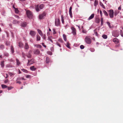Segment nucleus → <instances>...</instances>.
<instances>
[{
  "mask_svg": "<svg viewBox=\"0 0 123 123\" xmlns=\"http://www.w3.org/2000/svg\"><path fill=\"white\" fill-rule=\"evenodd\" d=\"M85 41L86 43L88 44H90L91 42V40L89 36H86L85 39Z\"/></svg>",
  "mask_w": 123,
  "mask_h": 123,
  "instance_id": "f257e3e1",
  "label": "nucleus"
},
{
  "mask_svg": "<svg viewBox=\"0 0 123 123\" xmlns=\"http://www.w3.org/2000/svg\"><path fill=\"white\" fill-rule=\"evenodd\" d=\"M26 14L27 17L30 18H32L33 17L32 13L29 10H27L26 11Z\"/></svg>",
  "mask_w": 123,
  "mask_h": 123,
  "instance_id": "f03ea898",
  "label": "nucleus"
},
{
  "mask_svg": "<svg viewBox=\"0 0 123 123\" xmlns=\"http://www.w3.org/2000/svg\"><path fill=\"white\" fill-rule=\"evenodd\" d=\"M108 12L110 18H113L114 17V13L113 10L112 9L108 11Z\"/></svg>",
  "mask_w": 123,
  "mask_h": 123,
  "instance_id": "7ed1b4c3",
  "label": "nucleus"
},
{
  "mask_svg": "<svg viewBox=\"0 0 123 123\" xmlns=\"http://www.w3.org/2000/svg\"><path fill=\"white\" fill-rule=\"evenodd\" d=\"M34 62V59H32L31 60H28V62L27 63V66H28Z\"/></svg>",
  "mask_w": 123,
  "mask_h": 123,
  "instance_id": "20e7f679",
  "label": "nucleus"
},
{
  "mask_svg": "<svg viewBox=\"0 0 123 123\" xmlns=\"http://www.w3.org/2000/svg\"><path fill=\"white\" fill-rule=\"evenodd\" d=\"M29 34L32 37H34L36 34V32L35 31H31L29 33Z\"/></svg>",
  "mask_w": 123,
  "mask_h": 123,
  "instance_id": "39448f33",
  "label": "nucleus"
},
{
  "mask_svg": "<svg viewBox=\"0 0 123 123\" xmlns=\"http://www.w3.org/2000/svg\"><path fill=\"white\" fill-rule=\"evenodd\" d=\"M119 35V32L117 31H115L112 33V36L115 37H117Z\"/></svg>",
  "mask_w": 123,
  "mask_h": 123,
  "instance_id": "423d86ee",
  "label": "nucleus"
},
{
  "mask_svg": "<svg viewBox=\"0 0 123 123\" xmlns=\"http://www.w3.org/2000/svg\"><path fill=\"white\" fill-rule=\"evenodd\" d=\"M71 29L72 31V33L74 36L76 35V29L73 27H71Z\"/></svg>",
  "mask_w": 123,
  "mask_h": 123,
  "instance_id": "0eeeda50",
  "label": "nucleus"
},
{
  "mask_svg": "<svg viewBox=\"0 0 123 123\" xmlns=\"http://www.w3.org/2000/svg\"><path fill=\"white\" fill-rule=\"evenodd\" d=\"M55 25L56 26H58L60 24V20L59 19H56L55 21Z\"/></svg>",
  "mask_w": 123,
  "mask_h": 123,
  "instance_id": "6e6552de",
  "label": "nucleus"
},
{
  "mask_svg": "<svg viewBox=\"0 0 123 123\" xmlns=\"http://www.w3.org/2000/svg\"><path fill=\"white\" fill-rule=\"evenodd\" d=\"M46 15V13H45V12H44L42 14L39 15V18L40 19H43V17L45 16Z\"/></svg>",
  "mask_w": 123,
  "mask_h": 123,
  "instance_id": "1a4fd4ad",
  "label": "nucleus"
},
{
  "mask_svg": "<svg viewBox=\"0 0 123 123\" xmlns=\"http://www.w3.org/2000/svg\"><path fill=\"white\" fill-rule=\"evenodd\" d=\"M72 7L71 6L70 7L69 10V13L70 17L72 18Z\"/></svg>",
  "mask_w": 123,
  "mask_h": 123,
  "instance_id": "9d476101",
  "label": "nucleus"
},
{
  "mask_svg": "<svg viewBox=\"0 0 123 123\" xmlns=\"http://www.w3.org/2000/svg\"><path fill=\"white\" fill-rule=\"evenodd\" d=\"M33 53L35 54L38 55L40 54V51L38 49H36L34 51Z\"/></svg>",
  "mask_w": 123,
  "mask_h": 123,
  "instance_id": "9b49d317",
  "label": "nucleus"
},
{
  "mask_svg": "<svg viewBox=\"0 0 123 123\" xmlns=\"http://www.w3.org/2000/svg\"><path fill=\"white\" fill-rule=\"evenodd\" d=\"M27 25V23L26 22H23L21 24V26L23 27H25Z\"/></svg>",
  "mask_w": 123,
  "mask_h": 123,
  "instance_id": "f8f14e48",
  "label": "nucleus"
},
{
  "mask_svg": "<svg viewBox=\"0 0 123 123\" xmlns=\"http://www.w3.org/2000/svg\"><path fill=\"white\" fill-rule=\"evenodd\" d=\"M113 41L116 44L117 43H119L118 40L116 38H115L113 39Z\"/></svg>",
  "mask_w": 123,
  "mask_h": 123,
  "instance_id": "ddd939ff",
  "label": "nucleus"
},
{
  "mask_svg": "<svg viewBox=\"0 0 123 123\" xmlns=\"http://www.w3.org/2000/svg\"><path fill=\"white\" fill-rule=\"evenodd\" d=\"M94 13L92 14L89 17L88 19V20H89L92 19L94 17Z\"/></svg>",
  "mask_w": 123,
  "mask_h": 123,
  "instance_id": "4468645a",
  "label": "nucleus"
},
{
  "mask_svg": "<svg viewBox=\"0 0 123 123\" xmlns=\"http://www.w3.org/2000/svg\"><path fill=\"white\" fill-rule=\"evenodd\" d=\"M30 69L32 71H34L36 69V68H35L34 66H32L30 68Z\"/></svg>",
  "mask_w": 123,
  "mask_h": 123,
  "instance_id": "2eb2a0df",
  "label": "nucleus"
},
{
  "mask_svg": "<svg viewBox=\"0 0 123 123\" xmlns=\"http://www.w3.org/2000/svg\"><path fill=\"white\" fill-rule=\"evenodd\" d=\"M18 46L20 48L23 47V44L21 42H19L18 43Z\"/></svg>",
  "mask_w": 123,
  "mask_h": 123,
  "instance_id": "dca6fc26",
  "label": "nucleus"
},
{
  "mask_svg": "<svg viewBox=\"0 0 123 123\" xmlns=\"http://www.w3.org/2000/svg\"><path fill=\"white\" fill-rule=\"evenodd\" d=\"M4 61H1L0 62V65L1 66V67L3 68L4 66Z\"/></svg>",
  "mask_w": 123,
  "mask_h": 123,
  "instance_id": "f3484780",
  "label": "nucleus"
},
{
  "mask_svg": "<svg viewBox=\"0 0 123 123\" xmlns=\"http://www.w3.org/2000/svg\"><path fill=\"white\" fill-rule=\"evenodd\" d=\"M50 61L49 58L48 57H47L46 58V62L47 63H49Z\"/></svg>",
  "mask_w": 123,
  "mask_h": 123,
  "instance_id": "a211bd4d",
  "label": "nucleus"
},
{
  "mask_svg": "<svg viewBox=\"0 0 123 123\" xmlns=\"http://www.w3.org/2000/svg\"><path fill=\"white\" fill-rule=\"evenodd\" d=\"M29 48V46L27 43H25V48L26 49H28Z\"/></svg>",
  "mask_w": 123,
  "mask_h": 123,
  "instance_id": "6ab92c4d",
  "label": "nucleus"
},
{
  "mask_svg": "<svg viewBox=\"0 0 123 123\" xmlns=\"http://www.w3.org/2000/svg\"><path fill=\"white\" fill-rule=\"evenodd\" d=\"M35 9L36 11L37 12H38L40 11V10L39 9L38 5H36L35 6Z\"/></svg>",
  "mask_w": 123,
  "mask_h": 123,
  "instance_id": "aec40b11",
  "label": "nucleus"
},
{
  "mask_svg": "<svg viewBox=\"0 0 123 123\" xmlns=\"http://www.w3.org/2000/svg\"><path fill=\"white\" fill-rule=\"evenodd\" d=\"M103 12L104 15L106 16H108V14L107 12L105 10H104L103 11Z\"/></svg>",
  "mask_w": 123,
  "mask_h": 123,
  "instance_id": "412c9836",
  "label": "nucleus"
},
{
  "mask_svg": "<svg viewBox=\"0 0 123 123\" xmlns=\"http://www.w3.org/2000/svg\"><path fill=\"white\" fill-rule=\"evenodd\" d=\"M61 20L62 21V22L63 24H64V18L63 17V15H62L61 16Z\"/></svg>",
  "mask_w": 123,
  "mask_h": 123,
  "instance_id": "4be33fe9",
  "label": "nucleus"
},
{
  "mask_svg": "<svg viewBox=\"0 0 123 123\" xmlns=\"http://www.w3.org/2000/svg\"><path fill=\"white\" fill-rule=\"evenodd\" d=\"M44 6V5L43 4H42L40 5L39 7L40 9H42L43 8Z\"/></svg>",
  "mask_w": 123,
  "mask_h": 123,
  "instance_id": "5701e85b",
  "label": "nucleus"
},
{
  "mask_svg": "<svg viewBox=\"0 0 123 123\" xmlns=\"http://www.w3.org/2000/svg\"><path fill=\"white\" fill-rule=\"evenodd\" d=\"M98 4V0H95L94 2V6H96Z\"/></svg>",
  "mask_w": 123,
  "mask_h": 123,
  "instance_id": "b1692460",
  "label": "nucleus"
},
{
  "mask_svg": "<svg viewBox=\"0 0 123 123\" xmlns=\"http://www.w3.org/2000/svg\"><path fill=\"white\" fill-rule=\"evenodd\" d=\"M11 51L12 53H13L14 52V49L12 46L11 47Z\"/></svg>",
  "mask_w": 123,
  "mask_h": 123,
  "instance_id": "393cba45",
  "label": "nucleus"
},
{
  "mask_svg": "<svg viewBox=\"0 0 123 123\" xmlns=\"http://www.w3.org/2000/svg\"><path fill=\"white\" fill-rule=\"evenodd\" d=\"M70 44L68 42H67V43L66 46L68 49H70L71 48L70 46Z\"/></svg>",
  "mask_w": 123,
  "mask_h": 123,
  "instance_id": "a878e982",
  "label": "nucleus"
},
{
  "mask_svg": "<svg viewBox=\"0 0 123 123\" xmlns=\"http://www.w3.org/2000/svg\"><path fill=\"white\" fill-rule=\"evenodd\" d=\"M16 63L17 65L18 66H19V64H20V62L17 59H16Z\"/></svg>",
  "mask_w": 123,
  "mask_h": 123,
  "instance_id": "bb28decb",
  "label": "nucleus"
},
{
  "mask_svg": "<svg viewBox=\"0 0 123 123\" xmlns=\"http://www.w3.org/2000/svg\"><path fill=\"white\" fill-rule=\"evenodd\" d=\"M19 22V21H18L16 20H14L13 22V23L15 24H18Z\"/></svg>",
  "mask_w": 123,
  "mask_h": 123,
  "instance_id": "cd10ccee",
  "label": "nucleus"
},
{
  "mask_svg": "<svg viewBox=\"0 0 123 123\" xmlns=\"http://www.w3.org/2000/svg\"><path fill=\"white\" fill-rule=\"evenodd\" d=\"M4 56L8 57L9 55V54L7 52H5L4 53Z\"/></svg>",
  "mask_w": 123,
  "mask_h": 123,
  "instance_id": "c85d7f7f",
  "label": "nucleus"
},
{
  "mask_svg": "<svg viewBox=\"0 0 123 123\" xmlns=\"http://www.w3.org/2000/svg\"><path fill=\"white\" fill-rule=\"evenodd\" d=\"M37 41H39L40 40L41 37L39 35H37Z\"/></svg>",
  "mask_w": 123,
  "mask_h": 123,
  "instance_id": "c756f323",
  "label": "nucleus"
},
{
  "mask_svg": "<svg viewBox=\"0 0 123 123\" xmlns=\"http://www.w3.org/2000/svg\"><path fill=\"white\" fill-rule=\"evenodd\" d=\"M1 87L2 88L4 89L5 88H6L7 86L6 85L4 84H2L1 85Z\"/></svg>",
  "mask_w": 123,
  "mask_h": 123,
  "instance_id": "7c9ffc66",
  "label": "nucleus"
},
{
  "mask_svg": "<svg viewBox=\"0 0 123 123\" xmlns=\"http://www.w3.org/2000/svg\"><path fill=\"white\" fill-rule=\"evenodd\" d=\"M63 39L65 41H66L67 40L66 37V36L64 34H63Z\"/></svg>",
  "mask_w": 123,
  "mask_h": 123,
  "instance_id": "2f4dec72",
  "label": "nucleus"
},
{
  "mask_svg": "<svg viewBox=\"0 0 123 123\" xmlns=\"http://www.w3.org/2000/svg\"><path fill=\"white\" fill-rule=\"evenodd\" d=\"M119 12L117 10H116L115 11L114 14V15L115 16H116L118 13Z\"/></svg>",
  "mask_w": 123,
  "mask_h": 123,
  "instance_id": "473e14b6",
  "label": "nucleus"
},
{
  "mask_svg": "<svg viewBox=\"0 0 123 123\" xmlns=\"http://www.w3.org/2000/svg\"><path fill=\"white\" fill-rule=\"evenodd\" d=\"M8 73L9 74V75L10 76H12L13 75H14L15 74L13 73H11V72H8Z\"/></svg>",
  "mask_w": 123,
  "mask_h": 123,
  "instance_id": "72a5a7b5",
  "label": "nucleus"
},
{
  "mask_svg": "<svg viewBox=\"0 0 123 123\" xmlns=\"http://www.w3.org/2000/svg\"><path fill=\"white\" fill-rule=\"evenodd\" d=\"M102 37L103 38L105 39H106L107 37V35L105 34L103 35L102 36Z\"/></svg>",
  "mask_w": 123,
  "mask_h": 123,
  "instance_id": "f704fd0d",
  "label": "nucleus"
},
{
  "mask_svg": "<svg viewBox=\"0 0 123 123\" xmlns=\"http://www.w3.org/2000/svg\"><path fill=\"white\" fill-rule=\"evenodd\" d=\"M107 24L108 25L109 28H111V23L109 22H107Z\"/></svg>",
  "mask_w": 123,
  "mask_h": 123,
  "instance_id": "c9c22d12",
  "label": "nucleus"
},
{
  "mask_svg": "<svg viewBox=\"0 0 123 123\" xmlns=\"http://www.w3.org/2000/svg\"><path fill=\"white\" fill-rule=\"evenodd\" d=\"M21 70L24 72H25L26 73H28V71L26 69H21Z\"/></svg>",
  "mask_w": 123,
  "mask_h": 123,
  "instance_id": "e433bc0d",
  "label": "nucleus"
},
{
  "mask_svg": "<svg viewBox=\"0 0 123 123\" xmlns=\"http://www.w3.org/2000/svg\"><path fill=\"white\" fill-rule=\"evenodd\" d=\"M37 31L40 35L43 33L42 31L39 29H38L37 30Z\"/></svg>",
  "mask_w": 123,
  "mask_h": 123,
  "instance_id": "4c0bfd02",
  "label": "nucleus"
},
{
  "mask_svg": "<svg viewBox=\"0 0 123 123\" xmlns=\"http://www.w3.org/2000/svg\"><path fill=\"white\" fill-rule=\"evenodd\" d=\"M103 24V19L102 18H101V25H102Z\"/></svg>",
  "mask_w": 123,
  "mask_h": 123,
  "instance_id": "58836bf2",
  "label": "nucleus"
},
{
  "mask_svg": "<svg viewBox=\"0 0 123 123\" xmlns=\"http://www.w3.org/2000/svg\"><path fill=\"white\" fill-rule=\"evenodd\" d=\"M4 48V45L1 44L0 45V49H3Z\"/></svg>",
  "mask_w": 123,
  "mask_h": 123,
  "instance_id": "ea45409f",
  "label": "nucleus"
},
{
  "mask_svg": "<svg viewBox=\"0 0 123 123\" xmlns=\"http://www.w3.org/2000/svg\"><path fill=\"white\" fill-rule=\"evenodd\" d=\"M14 9L15 10V12L16 13H18L19 12V11L18 10V9L16 8H14Z\"/></svg>",
  "mask_w": 123,
  "mask_h": 123,
  "instance_id": "a19ab883",
  "label": "nucleus"
},
{
  "mask_svg": "<svg viewBox=\"0 0 123 123\" xmlns=\"http://www.w3.org/2000/svg\"><path fill=\"white\" fill-rule=\"evenodd\" d=\"M100 6L102 7V8L104 9H105V7L103 5V3L101 2L100 3Z\"/></svg>",
  "mask_w": 123,
  "mask_h": 123,
  "instance_id": "79ce46f5",
  "label": "nucleus"
},
{
  "mask_svg": "<svg viewBox=\"0 0 123 123\" xmlns=\"http://www.w3.org/2000/svg\"><path fill=\"white\" fill-rule=\"evenodd\" d=\"M82 32L84 33H87V31L83 29L82 30Z\"/></svg>",
  "mask_w": 123,
  "mask_h": 123,
  "instance_id": "37998d69",
  "label": "nucleus"
},
{
  "mask_svg": "<svg viewBox=\"0 0 123 123\" xmlns=\"http://www.w3.org/2000/svg\"><path fill=\"white\" fill-rule=\"evenodd\" d=\"M56 45L58 46L60 48H61V46L60 44L58 42H56Z\"/></svg>",
  "mask_w": 123,
  "mask_h": 123,
  "instance_id": "c03bdc74",
  "label": "nucleus"
},
{
  "mask_svg": "<svg viewBox=\"0 0 123 123\" xmlns=\"http://www.w3.org/2000/svg\"><path fill=\"white\" fill-rule=\"evenodd\" d=\"M47 53L49 55H51L52 54V53L50 51H48L47 52Z\"/></svg>",
  "mask_w": 123,
  "mask_h": 123,
  "instance_id": "a18cd8bd",
  "label": "nucleus"
},
{
  "mask_svg": "<svg viewBox=\"0 0 123 123\" xmlns=\"http://www.w3.org/2000/svg\"><path fill=\"white\" fill-rule=\"evenodd\" d=\"M27 56L28 58H30L31 57V55L29 53V54L27 55Z\"/></svg>",
  "mask_w": 123,
  "mask_h": 123,
  "instance_id": "49530a36",
  "label": "nucleus"
},
{
  "mask_svg": "<svg viewBox=\"0 0 123 123\" xmlns=\"http://www.w3.org/2000/svg\"><path fill=\"white\" fill-rule=\"evenodd\" d=\"M36 45L37 46V48H38L40 49L42 48V46L41 45Z\"/></svg>",
  "mask_w": 123,
  "mask_h": 123,
  "instance_id": "de8ad7c7",
  "label": "nucleus"
},
{
  "mask_svg": "<svg viewBox=\"0 0 123 123\" xmlns=\"http://www.w3.org/2000/svg\"><path fill=\"white\" fill-rule=\"evenodd\" d=\"M120 35L122 37H123V32L122 31V30H121L120 31Z\"/></svg>",
  "mask_w": 123,
  "mask_h": 123,
  "instance_id": "09e8293b",
  "label": "nucleus"
},
{
  "mask_svg": "<svg viewBox=\"0 0 123 123\" xmlns=\"http://www.w3.org/2000/svg\"><path fill=\"white\" fill-rule=\"evenodd\" d=\"M90 50L92 52H94L95 51V49H94L92 48H90Z\"/></svg>",
  "mask_w": 123,
  "mask_h": 123,
  "instance_id": "8fccbe9b",
  "label": "nucleus"
},
{
  "mask_svg": "<svg viewBox=\"0 0 123 123\" xmlns=\"http://www.w3.org/2000/svg\"><path fill=\"white\" fill-rule=\"evenodd\" d=\"M53 34H55L56 33V32L55 31V29H53Z\"/></svg>",
  "mask_w": 123,
  "mask_h": 123,
  "instance_id": "3c124183",
  "label": "nucleus"
},
{
  "mask_svg": "<svg viewBox=\"0 0 123 123\" xmlns=\"http://www.w3.org/2000/svg\"><path fill=\"white\" fill-rule=\"evenodd\" d=\"M80 48L81 49H83L84 48V46L83 45H81L80 46Z\"/></svg>",
  "mask_w": 123,
  "mask_h": 123,
  "instance_id": "603ef678",
  "label": "nucleus"
},
{
  "mask_svg": "<svg viewBox=\"0 0 123 123\" xmlns=\"http://www.w3.org/2000/svg\"><path fill=\"white\" fill-rule=\"evenodd\" d=\"M58 41L59 42H61L62 43L63 42V41L62 39L61 38H60L59 39Z\"/></svg>",
  "mask_w": 123,
  "mask_h": 123,
  "instance_id": "864d4df0",
  "label": "nucleus"
},
{
  "mask_svg": "<svg viewBox=\"0 0 123 123\" xmlns=\"http://www.w3.org/2000/svg\"><path fill=\"white\" fill-rule=\"evenodd\" d=\"M13 87L12 86L8 87V90H9L11 89Z\"/></svg>",
  "mask_w": 123,
  "mask_h": 123,
  "instance_id": "5fc2aeb1",
  "label": "nucleus"
},
{
  "mask_svg": "<svg viewBox=\"0 0 123 123\" xmlns=\"http://www.w3.org/2000/svg\"><path fill=\"white\" fill-rule=\"evenodd\" d=\"M45 36L46 35L45 34H44V36L42 37L43 39L44 40H46V39Z\"/></svg>",
  "mask_w": 123,
  "mask_h": 123,
  "instance_id": "6e6d98bb",
  "label": "nucleus"
},
{
  "mask_svg": "<svg viewBox=\"0 0 123 123\" xmlns=\"http://www.w3.org/2000/svg\"><path fill=\"white\" fill-rule=\"evenodd\" d=\"M6 45L8 46L9 45L10 43L9 42H8L7 41H6Z\"/></svg>",
  "mask_w": 123,
  "mask_h": 123,
  "instance_id": "4d7b16f0",
  "label": "nucleus"
},
{
  "mask_svg": "<svg viewBox=\"0 0 123 123\" xmlns=\"http://www.w3.org/2000/svg\"><path fill=\"white\" fill-rule=\"evenodd\" d=\"M8 60L9 61L11 62H13V59H9Z\"/></svg>",
  "mask_w": 123,
  "mask_h": 123,
  "instance_id": "13d9d810",
  "label": "nucleus"
},
{
  "mask_svg": "<svg viewBox=\"0 0 123 123\" xmlns=\"http://www.w3.org/2000/svg\"><path fill=\"white\" fill-rule=\"evenodd\" d=\"M31 77V76L30 75H27L26 76V77L27 78H30Z\"/></svg>",
  "mask_w": 123,
  "mask_h": 123,
  "instance_id": "bf43d9fd",
  "label": "nucleus"
},
{
  "mask_svg": "<svg viewBox=\"0 0 123 123\" xmlns=\"http://www.w3.org/2000/svg\"><path fill=\"white\" fill-rule=\"evenodd\" d=\"M42 46H43L44 47H45V48L46 47V45H44V43H42Z\"/></svg>",
  "mask_w": 123,
  "mask_h": 123,
  "instance_id": "052dcab7",
  "label": "nucleus"
},
{
  "mask_svg": "<svg viewBox=\"0 0 123 123\" xmlns=\"http://www.w3.org/2000/svg\"><path fill=\"white\" fill-rule=\"evenodd\" d=\"M50 50L52 51H54V49L53 47H51V48H50Z\"/></svg>",
  "mask_w": 123,
  "mask_h": 123,
  "instance_id": "680f3d73",
  "label": "nucleus"
},
{
  "mask_svg": "<svg viewBox=\"0 0 123 123\" xmlns=\"http://www.w3.org/2000/svg\"><path fill=\"white\" fill-rule=\"evenodd\" d=\"M100 13L101 16H102V12L101 10H100Z\"/></svg>",
  "mask_w": 123,
  "mask_h": 123,
  "instance_id": "e2e57ef3",
  "label": "nucleus"
},
{
  "mask_svg": "<svg viewBox=\"0 0 123 123\" xmlns=\"http://www.w3.org/2000/svg\"><path fill=\"white\" fill-rule=\"evenodd\" d=\"M22 56H23V57H25V55L24 53H22Z\"/></svg>",
  "mask_w": 123,
  "mask_h": 123,
  "instance_id": "0e129e2a",
  "label": "nucleus"
},
{
  "mask_svg": "<svg viewBox=\"0 0 123 123\" xmlns=\"http://www.w3.org/2000/svg\"><path fill=\"white\" fill-rule=\"evenodd\" d=\"M16 83H18L19 84H20L21 83V82L20 81H17Z\"/></svg>",
  "mask_w": 123,
  "mask_h": 123,
  "instance_id": "69168bd1",
  "label": "nucleus"
},
{
  "mask_svg": "<svg viewBox=\"0 0 123 123\" xmlns=\"http://www.w3.org/2000/svg\"><path fill=\"white\" fill-rule=\"evenodd\" d=\"M15 17L17 18H19V16L17 15L15 16Z\"/></svg>",
  "mask_w": 123,
  "mask_h": 123,
  "instance_id": "338daca9",
  "label": "nucleus"
},
{
  "mask_svg": "<svg viewBox=\"0 0 123 123\" xmlns=\"http://www.w3.org/2000/svg\"><path fill=\"white\" fill-rule=\"evenodd\" d=\"M118 9L119 10H121V6H120L118 8Z\"/></svg>",
  "mask_w": 123,
  "mask_h": 123,
  "instance_id": "774afa93",
  "label": "nucleus"
}]
</instances>
